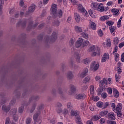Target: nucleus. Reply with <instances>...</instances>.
I'll return each instance as SVG.
<instances>
[{"mask_svg": "<svg viewBox=\"0 0 124 124\" xmlns=\"http://www.w3.org/2000/svg\"><path fill=\"white\" fill-rule=\"evenodd\" d=\"M99 67V64L96 63L95 61H93L90 66V69L92 71L95 72Z\"/></svg>", "mask_w": 124, "mask_h": 124, "instance_id": "nucleus-1", "label": "nucleus"}, {"mask_svg": "<svg viewBox=\"0 0 124 124\" xmlns=\"http://www.w3.org/2000/svg\"><path fill=\"white\" fill-rule=\"evenodd\" d=\"M83 38H79L78 40L76 43V48H79V47H82V45L83 44Z\"/></svg>", "mask_w": 124, "mask_h": 124, "instance_id": "nucleus-2", "label": "nucleus"}, {"mask_svg": "<svg viewBox=\"0 0 124 124\" xmlns=\"http://www.w3.org/2000/svg\"><path fill=\"white\" fill-rule=\"evenodd\" d=\"M89 26L91 30H93V31L96 30V24H95V23L93 22V21L90 19L89 20Z\"/></svg>", "mask_w": 124, "mask_h": 124, "instance_id": "nucleus-3", "label": "nucleus"}, {"mask_svg": "<svg viewBox=\"0 0 124 124\" xmlns=\"http://www.w3.org/2000/svg\"><path fill=\"white\" fill-rule=\"evenodd\" d=\"M109 60V54L105 53L102 57L101 62H105Z\"/></svg>", "mask_w": 124, "mask_h": 124, "instance_id": "nucleus-4", "label": "nucleus"}, {"mask_svg": "<svg viewBox=\"0 0 124 124\" xmlns=\"http://www.w3.org/2000/svg\"><path fill=\"white\" fill-rule=\"evenodd\" d=\"M122 108H123V104L122 103H119L117 107L115 108V110L113 111L115 113L120 112L122 111Z\"/></svg>", "mask_w": 124, "mask_h": 124, "instance_id": "nucleus-5", "label": "nucleus"}, {"mask_svg": "<svg viewBox=\"0 0 124 124\" xmlns=\"http://www.w3.org/2000/svg\"><path fill=\"white\" fill-rule=\"evenodd\" d=\"M108 118L109 120H116V115L114 112H109L108 114Z\"/></svg>", "mask_w": 124, "mask_h": 124, "instance_id": "nucleus-6", "label": "nucleus"}, {"mask_svg": "<svg viewBox=\"0 0 124 124\" xmlns=\"http://www.w3.org/2000/svg\"><path fill=\"white\" fill-rule=\"evenodd\" d=\"M75 97L76 99H83L86 97V94H77L75 95Z\"/></svg>", "mask_w": 124, "mask_h": 124, "instance_id": "nucleus-7", "label": "nucleus"}, {"mask_svg": "<svg viewBox=\"0 0 124 124\" xmlns=\"http://www.w3.org/2000/svg\"><path fill=\"white\" fill-rule=\"evenodd\" d=\"M66 77L68 80H71V79L73 78L74 76L73 75V73H72V72L70 71L67 73Z\"/></svg>", "mask_w": 124, "mask_h": 124, "instance_id": "nucleus-8", "label": "nucleus"}, {"mask_svg": "<svg viewBox=\"0 0 124 124\" xmlns=\"http://www.w3.org/2000/svg\"><path fill=\"white\" fill-rule=\"evenodd\" d=\"M76 92V87L74 85H71L70 88V91L69 92V94L71 95L73 93H74Z\"/></svg>", "mask_w": 124, "mask_h": 124, "instance_id": "nucleus-9", "label": "nucleus"}, {"mask_svg": "<svg viewBox=\"0 0 124 124\" xmlns=\"http://www.w3.org/2000/svg\"><path fill=\"white\" fill-rule=\"evenodd\" d=\"M88 68H85L83 69L82 72L80 75V77L84 78V77H85L88 74Z\"/></svg>", "mask_w": 124, "mask_h": 124, "instance_id": "nucleus-10", "label": "nucleus"}, {"mask_svg": "<svg viewBox=\"0 0 124 124\" xmlns=\"http://www.w3.org/2000/svg\"><path fill=\"white\" fill-rule=\"evenodd\" d=\"M96 55H98V56L100 55V48H99V47H96V50H95V52L92 53L93 57H95Z\"/></svg>", "mask_w": 124, "mask_h": 124, "instance_id": "nucleus-11", "label": "nucleus"}, {"mask_svg": "<svg viewBox=\"0 0 124 124\" xmlns=\"http://www.w3.org/2000/svg\"><path fill=\"white\" fill-rule=\"evenodd\" d=\"M58 7H57V5L53 4L51 7V10L52 14L55 15L56 14V12H57V9Z\"/></svg>", "mask_w": 124, "mask_h": 124, "instance_id": "nucleus-12", "label": "nucleus"}, {"mask_svg": "<svg viewBox=\"0 0 124 124\" xmlns=\"http://www.w3.org/2000/svg\"><path fill=\"white\" fill-rule=\"evenodd\" d=\"M74 57L77 62H78V63H80V62L81 61L80 60L81 56H80V55H79V53H75L74 55Z\"/></svg>", "mask_w": 124, "mask_h": 124, "instance_id": "nucleus-13", "label": "nucleus"}, {"mask_svg": "<svg viewBox=\"0 0 124 124\" xmlns=\"http://www.w3.org/2000/svg\"><path fill=\"white\" fill-rule=\"evenodd\" d=\"M97 9H99V11H101V12H103V11H105L104 6H103V4L102 3L98 4V7Z\"/></svg>", "mask_w": 124, "mask_h": 124, "instance_id": "nucleus-14", "label": "nucleus"}, {"mask_svg": "<svg viewBox=\"0 0 124 124\" xmlns=\"http://www.w3.org/2000/svg\"><path fill=\"white\" fill-rule=\"evenodd\" d=\"M104 47H105V48L111 47V41H110V39H108L106 43H104Z\"/></svg>", "mask_w": 124, "mask_h": 124, "instance_id": "nucleus-15", "label": "nucleus"}, {"mask_svg": "<svg viewBox=\"0 0 124 124\" xmlns=\"http://www.w3.org/2000/svg\"><path fill=\"white\" fill-rule=\"evenodd\" d=\"M113 93L114 96L115 97H119V95H120V93L118 90L115 88H113Z\"/></svg>", "mask_w": 124, "mask_h": 124, "instance_id": "nucleus-16", "label": "nucleus"}, {"mask_svg": "<svg viewBox=\"0 0 124 124\" xmlns=\"http://www.w3.org/2000/svg\"><path fill=\"white\" fill-rule=\"evenodd\" d=\"M100 83V87H102L103 85H107V80L106 78H103V79L99 82Z\"/></svg>", "mask_w": 124, "mask_h": 124, "instance_id": "nucleus-17", "label": "nucleus"}, {"mask_svg": "<svg viewBox=\"0 0 124 124\" xmlns=\"http://www.w3.org/2000/svg\"><path fill=\"white\" fill-rule=\"evenodd\" d=\"M101 118V115H95L93 116L91 119L93 121H98L99 119Z\"/></svg>", "mask_w": 124, "mask_h": 124, "instance_id": "nucleus-18", "label": "nucleus"}, {"mask_svg": "<svg viewBox=\"0 0 124 124\" xmlns=\"http://www.w3.org/2000/svg\"><path fill=\"white\" fill-rule=\"evenodd\" d=\"M75 31L76 32H82L83 31V29H82V27H80L78 26H75Z\"/></svg>", "mask_w": 124, "mask_h": 124, "instance_id": "nucleus-19", "label": "nucleus"}, {"mask_svg": "<svg viewBox=\"0 0 124 124\" xmlns=\"http://www.w3.org/2000/svg\"><path fill=\"white\" fill-rule=\"evenodd\" d=\"M38 117H39V112H36L34 114L33 117V119L34 120V124H36V120L38 118Z\"/></svg>", "mask_w": 124, "mask_h": 124, "instance_id": "nucleus-20", "label": "nucleus"}, {"mask_svg": "<svg viewBox=\"0 0 124 124\" xmlns=\"http://www.w3.org/2000/svg\"><path fill=\"white\" fill-rule=\"evenodd\" d=\"M2 110L4 111V112L7 113V112H9V110H10V108H9V107H6V106L4 105L2 107Z\"/></svg>", "mask_w": 124, "mask_h": 124, "instance_id": "nucleus-21", "label": "nucleus"}, {"mask_svg": "<svg viewBox=\"0 0 124 124\" xmlns=\"http://www.w3.org/2000/svg\"><path fill=\"white\" fill-rule=\"evenodd\" d=\"M98 6V3L97 2L92 3L91 4V7L95 10V9H97V7Z\"/></svg>", "mask_w": 124, "mask_h": 124, "instance_id": "nucleus-22", "label": "nucleus"}, {"mask_svg": "<svg viewBox=\"0 0 124 124\" xmlns=\"http://www.w3.org/2000/svg\"><path fill=\"white\" fill-rule=\"evenodd\" d=\"M55 16H57L59 17V18H61L62 16V11L61 10H60L59 11H58L57 13H56L55 14H54Z\"/></svg>", "mask_w": 124, "mask_h": 124, "instance_id": "nucleus-23", "label": "nucleus"}, {"mask_svg": "<svg viewBox=\"0 0 124 124\" xmlns=\"http://www.w3.org/2000/svg\"><path fill=\"white\" fill-rule=\"evenodd\" d=\"M71 116H77V115H79V111L77 110H72L70 112Z\"/></svg>", "mask_w": 124, "mask_h": 124, "instance_id": "nucleus-24", "label": "nucleus"}, {"mask_svg": "<svg viewBox=\"0 0 124 124\" xmlns=\"http://www.w3.org/2000/svg\"><path fill=\"white\" fill-rule=\"evenodd\" d=\"M109 18V16H102L100 17V20L102 21H105L106 20H108Z\"/></svg>", "mask_w": 124, "mask_h": 124, "instance_id": "nucleus-25", "label": "nucleus"}, {"mask_svg": "<svg viewBox=\"0 0 124 124\" xmlns=\"http://www.w3.org/2000/svg\"><path fill=\"white\" fill-rule=\"evenodd\" d=\"M109 29L111 34H113V35H115V29H116V28L114 26H110L109 27Z\"/></svg>", "mask_w": 124, "mask_h": 124, "instance_id": "nucleus-26", "label": "nucleus"}, {"mask_svg": "<svg viewBox=\"0 0 124 124\" xmlns=\"http://www.w3.org/2000/svg\"><path fill=\"white\" fill-rule=\"evenodd\" d=\"M74 16H75V19L76 22L78 23V22L80 21V16L79 15V14L77 13H75Z\"/></svg>", "mask_w": 124, "mask_h": 124, "instance_id": "nucleus-27", "label": "nucleus"}, {"mask_svg": "<svg viewBox=\"0 0 124 124\" xmlns=\"http://www.w3.org/2000/svg\"><path fill=\"white\" fill-rule=\"evenodd\" d=\"M95 50H96V47H95V46H91L88 49V51L89 52H94V51H95Z\"/></svg>", "mask_w": 124, "mask_h": 124, "instance_id": "nucleus-28", "label": "nucleus"}, {"mask_svg": "<svg viewBox=\"0 0 124 124\" xmlns=\"http://www.w3.org/2000/svg\"><path fill=\"white\" fill-rule=\"evenodd\" d=\"M90 93L92 95L94 93V86L93 85L90 86Z\"/></svg>", "mask_w": 124, "mask_h": 124, "instance_id": "nucleus-29", "label": "nucleus"}, {"mask_svg": "<svg viewBox=\"0 0 124 124\" xmlns=\"http://www.w3.org/2000/svg\"><path fill=\"white\" fill-rule=\"evenodd\" d=\"M89 44H90V42H89V41H84L83 42H82V47H87Z\"/></svg>", "mask_w": 124, "mask_h": 124, "instance_id": "nucleus-30", "label": "nucleus"}, {"mask_svg": "<svg viewBox=\"0 0 124 124\" xmlns=\"http://www.w3.org/2000/svg\"><path fill=\"white\" fill-rule=\"evenodd\" d=\"M3 0H0V14L2 13V5H3Z\"/></svg>", "mask_w": 124, "mask_h": 124, "instance_id": "nucleus-31", "label": "nucleus"}, {"mask_svg": "<svg viewBox=\"0 0 124 124\" xmlns=\"http://www.w3.org/2000/svg\"><path fill=\"white\" fill-rule=\"evenodd\" d=\"M58 93H59V94H61V97H62V95L64 94V91H63L62 88H59Z\"/></svg>", "mask_w": 124, "mask_h": 124, "instance_id": "nucleus-32", "label": "nucleus"}, {"mask_svg": "<svg viewBox=\"0 0 124 124\" xmlns=\"http://www.w3.org/2000/svg\"><path fill=\"white\" fill-rule=\"evenodd\" d=\"M78 9L79 11H81L82 12V11H84L85 8L83 7V6H82V4H79L78 5Z\"/></svg>", "mask_w": 124, "mask_h": 124, "instance_id": "nucleus-33", "label": "nucleus"}, {"mask_svg": "<svg viewBox=\"0 0 124 124\" xmlns=\"http://www.w3.org/2000/svg\"><path fill=\"white\" fill-rule=\"evenodd\" d=\"M35 9V6L34 5H32L29 8V12H33Z\"/></svg>", "mask_w": 124, "mask_h": 124, "instance_id": "nucleus-34", "label": "nucleus"}, {"mask_svg": "<svg viewBox=\"0 0 124 124\" xmlns=\"http://www.w3.org/2000/svg\"><path fill=\"white\" fill-rule=\"evenodd\" d=\"M82 62L84 64H89L90 63V59L86 58L82 60Z\"/></svg>", "mask_w": 124, "mask_h": 124, "instance_id": "nucleus-35", "label": "nucleus"}, {"mask_svg": "<svg viewBox=\"0 0 124 124\" xmlns=\"http://www.w3.org/2000/svg\"><path fill=\"white\" fill-rule=\"evenodd\" d=\"M90 80H91V77L87 76L83 79V83H88L90 82Z\"/></svg>", "mask_w": 124, "mask_h": 124, "instance_id": "nucleus-36", "label": "nucleus"}, {"mask_svg": "<svg viewBox=\"0 0 124 124\" xmlns=\"http://www.w3.org/2000/svg\"><path fill=\"white\" fill-rule=\"evenodd\" d=\"M56 110L58 114H61V113H62V108H56Z\"/></svg>", "mask_w": 124, "mask_h": 124, "instance_id": "nucleus-37", "label": "nucleus"}, {"mask_svg": "<svg viewBox=\"0 0 124 124\" xmlns=\"http://www.w3.org/2000/svg\"><path fill=\"white\" fill-rule=\"evenodd\" d=\"M81 35L83 38H85V39H88V38H89V35L86 32H82Z\"/></svg>", "mask_w": 124, "mask_h": 124, "instance_id": "nucleus-38", "label": "nucleus"}, {"mask_svg": "<svg viewBox=\"0 0 124 124\" xmlns=\"http://www.w3.org/2000/svg\"><path fill=\"white\" fill-rule=\"evenodd\" d=\"M66 106L68 109H72V108H73V106L72 105V104L71 102H68Z\"/></svg>", "mask_w": 124, "mask_h": 124, "instance_id": "nucleus-39", "label": "nucleus"}, {"mask_svg": "<svg viewBox=\"0 0 124 124\" xmlns=\"http://www.w3.org/2000/svg\"><path fill=\"white\" fill-rule=\"evenodd\" d=\"M56 108H61L62 107V104L60 102H57L55 105Z\"/></svg>", "mask_w": 124, "mask_h": 124, "instance_id": "nucleus-40", "label": "nucleus"}, {"mask_svg": "<svg viewBox=\"0 0 124 124\" xmlns=\"http://www.w3.org/2000/svg\"><path fill=\"white\" fill-rule=\"evenodd\" d=\"M57 39V33L53 32L52 35V40H56Z\"/></svg>", "mask_w": 124, "mask_h": 124, "instance_id": "nucleus-41", "label": "nucleus"}, {"mask_svg": "<svg viewBox=\"0 0 124 124\" xmlns=\"http://www.w3.org/2000/svg\"><path fill=\"white\" fill-rule=\"evenodd\" d=\"M103 105V103H102V102H98L97 103H96V106L97 107H99L100 108H102V106Z\"/></svg>", "mask_w": 124, "mask_h": 124, "instance_id": "nucleus-42", "label": "nucleus"}, {"mask_svg": "<svg viewBox=\"0 0 124 124\" xmlns=\"http://www.w3.org/2000/svg\"><path fill=\"white\" fill-rule=\"evenodd\" d=\"M77 119V124L78 123H82V120H81V117L79 116H77L76 117Z\"/></svg>", "mask_w": 124, "mask_h": 124, "instance_id": "nucleus-43", "label": "nucleus"}, {"mask_svg": "<svg viewBox=\"0 0 124 124\" xmlns=\"http://www.w3.org/2000/svg\"><path fill=\"white\" fill-rule=\"evenodd\" d=\"M37 99H38V97L33 96V97H31L29 100H30V101H35V100H37Z\"/></svg>", "mask_w": 124, "mask_h": 124, "instance_id": "nucleus-44", "label": "nucleus"}, {"mask_svg": "<svg viewBox=\"0 0 124 124\" xmlns=\"http://www.w3.org/2000/svg\"><path fill=\"white\" fill-rule=\"evenodd\" d=\"M81 12L85 17H88V16H89V14H88L87 11H86V9H84V10L82 11Z\"/></svg>", "mask_w": 124, "mask_h": 124, "instance_id": "nucleus-45", "label": "nucleus"}, {"mask_svg": "<svg viewBox=\"0 0 124 124\" xmlns=\"http://www.w3.org/2000/svg\"><path fill=\"white\" fill-rule=\"evenodd\" d=\"M16 113H17V108H14L13 109H11V114H12V115H15V114H16Z\"/></svg>", "mask_w": 124, "mask_h": 124, "instance_id": "nucleus-46", "label": "nucleus"}, {"mask_svg": "<svg viewBox=\"0 0 124 124\" xmlns=\"http://www.w3.org/2000/svg\"><path fill=\"white\" fill-rule=\"evenodd\" d=\"M115 57V62H118L119 61V54L118 53H115L113 54Z\"/></svg>", "mask_w": 124, "mask_h": 124, "instance_id": "nucleus-47", "label": "nucleus"}, {"mask_svg": "<svg viewBox=\"0 0 124 124\" xmlns=\"http://www.w3.org/2000/svg\"><path fill=\"white\" fill-rule=\"evenodd\" d=\"M35 107H36V104H34L32 106V108L30 110L31 113H32L33 111H34V109H35Z\"/></svg>", "mask_w": 124, "mask_h": 124, "instance_id": "nucleus-48", "label": "nucleus"}, {"mask_svg": "<svg viewBox=\"0 0 124 124\" xmlns=\"http://www.w3.org/2000/svg\"><path fill=\"white\" fill-rule=\"evenodd\" d=\"M26 124H31V118L28 117L26 119Z\"/></svg>", "mask_w": 124, "mask_h": 124, "instance_id": "nucleus-49", "label": "nucleus"}, {"mask_svg": "<svg viewBox=\"0 0 124 124\" xmlns=\"http://www.w3.org/2000/svg\"><path fill=\"white\" fill-rule=\"evenodd\" d=\"M107 24H108V26H109V27H112V25H114V22L112 21H108L107 22Z\"/></svg>", "mask_w": 124, "mask_h": 124, "instance_id": "nucleus-50", "label": "nucleus"}, {"mask_svg": "<svg viewBox=\"0 0 124 124\" xmlns=\"http://www.w3.org/2000/svg\"><path fill=\"white\" fill-rule=\"evenodd\" d=\"M112 12L113 13L114 15H117L118 13H119V10L115 9H113L111 10Z\"/></svg>", "mask_w": 124, "mask_h": 124, "instance_id": "nucleus-51", "label": "nucleus"}, {"mask_svg": "<svg viewBox=\"0 0 124 124\" xmlns=\"http://www.w3.org/2000/svg\"><path fill=\"white\" fill-rule=\"evenodd\" d=\"M115 77L116 82H119L120 81V78H119V77H120V75L118 74H116Z\"/></svg>", "mask_w": 124, "mask_h": 124, "instance_id": "nucleus-52", "label": "nucleus"}, {"mask_svg": "<svg viewBox=\"0 0 124 124\" xmlns=\"http://www.w3.org/2000/svg\"><path fill=\"white\" fill-rule=\"evenodd\" d=\"M117 115L119 118H123V113H122V111H117Z\"/></svg>", "mask_w": 124, "mask_h": 124, "instance_id": "nucleus-53", "label": "nucleus"}, {"mask_svg": "<svg viewBox=\"0 0 124 124\" xmlns=\"http://www.w3.org/2000/svg\"><path fill=\"white\" fill-rule=\"evenodd\" d=\"M113 42L115 44H118L119 43V38L115 37L113 40Z\"/></svg>", "mask_w": 124, "mask_h": 124, "instance_id": "nucleus-54", "label": "nucleus"}, {"mask_svg": "<svg viewBox=\"0 0 124 124\" xmlns=\"http://www.w3.org/2000/svg\"><path fill=\"white\" fill-rule=\"evenodd\" d=\"M20 25H22L24 27V26L26 25V22H24L23 21H19L18 23H17V26H20Z\"/></svg>", "mask_w": 124, "mask_h": 124, "instance_id": "nucleus-55", "label": "nucleus"}, {"mask_svg": "<svg viewBox=\"0 0 124 124\" xmlns=\"http://www.w3.org/2000/svg\"><path fill=\"white\" fill-rule=\"evenodd\" d=\"M92 99L93 101H98L99 98H98V96H93V97Z\"/></svg>", "mask_w": 124, "mask_h": 124, "instance_id": "nucleus-56", "label": "nucleus"}, {"mask_svg": "<svg viewBox=\"0 0 124 124\" xmlns=\"http://www.w3.org/2000/svg\"><path fill=\"white\" fill-rule=\"evenodd\" d=\"M53 25H54V26H55V27H59V26H60V22H59V21H55V22L53 23Z\"/></svg>", "mask_w": 124, "mask_h": 124, "instance_id": "nucleus-57", "label": "nucleus"}, {"mask_svg": "<svg viewBox=\"0 0 124 124\" xmlns=\"http://www.w3.org/2000/svg\"><path fill=\"white\" fill-rule=\"evenodd\" d=\"M88 88V85H84L81 88L82 92H84V91H86Z\"/></svg>", "mask_w": 124, "mask_h": 124, "instance_id": "nucleus-58", "label": "nucleus"}, {"mask_svg": "<svg viewBox=\"0 0 124 124\" xmlns=\"http://www.w3.org/2000/svg\"><path fill=\"white\" fill-rule=\"evenodd\" d=\"M107 114H108V111H102L101 112V116H105V115H107Z\"/></svg>", "mask_w": 124, "mask_h": 124, "instance_id": "nucleus-59", "label": "nucleus"}, {"mask_svg": "<svg viewBox=\"0 0 124 124\" xmlns=\"http://www.w3.org/2000/svg\"><path fill=\"white\" fill-rule=\"evenodd\" d=\"M98 34L99 36H102L103 35V32H102V31H98Z\"/></svg>", "mask_w": 124, "mask_h": 124, "instance_id": "nucleus-60", "label": "nucleus"}, {"mask_svg": "<svg viewBox=\"0 0 124 124\" xmlns=\"http://www.w3.org/2000/svg\"><path fill=\"white\" fill-rule=\"evenodd\" d=\"M69 112H68V110H67V109H64L63 111V115H67V114H68Z\"/></svg>", "mask_w": 124, "mask_h": 124, "instance_id": "nucleus-61", "label": "nucleus"}, {"mask_svg": "<svg viewBox=\"0 0 124 124\" xmlns=\"http://www.w3.org/2000/svg\"><path fill=\"white\" fill-rule=\"evenodd\" d=\"M100 123L101 124H105V119H104V118H101L100 120Z\"/></svg>", "mask_w": 124, "mask_h": 124, "instance_id": "nucleus-62", "label": "nucleus"}, {"mask_svg": "<svg viewBox=\"0 0 124 124\" xmlns=\"http://www.w3.org/2000/svg\"><path fill=\"white\" fill-rule=\"evenodd\" d=\"M108 124H116V121H108L107 122Z\"/></svg>", "mask_w": 124, "mask_h": 124, "instance_id": "nucleus-63", "label": "nucleus"}, {"mask_svg": "<svg viewBox=\"0 0 124 124\" xmlns=\"http://www.w3.org/2000/svg\"><path fill=\"white\" fill-rule=\"evenodd\" d=\"M86 124H93V119H91L90 120L87 121Z\"/></svg>", "mask_w": 124, "mask_h": 124, "instance_id": "nucleus-64", "label": "nucleus"}]
</instances>
